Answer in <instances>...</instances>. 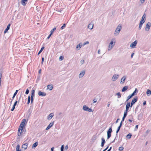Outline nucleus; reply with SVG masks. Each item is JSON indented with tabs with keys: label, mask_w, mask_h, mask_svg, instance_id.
Listing matches in <instances>:
<instances>
[{
	"label": "nucleus",
	"mask_w": 151,
	"mask_h": 151,
	"mask_svg": "<svg viewBox=\"0 0 151 151\" xmlns=\"http://www.w3.org/2000/svg\"><path fill=\"white\" fill-rule=\"evenodd\" d=\"M25 122L26 119H23L18 129V136H21Z\"/></svg>",
	"instance_id": "f257e3e1"
},
{
	"label": "nucleus",
	"mask_w": 151,
	"mask_h": 151,
	"mask_svg": "<svg viewBox=\"0 0 151 151\" xmlns=\"http://www.w3.org/2000/svg\"><path fill=\"white\" fill-rule=\"evenodd\" d=\"M115 39L113 38L111 40V41L108 45V51H110L112 49L115 45Z\"/></svg>",
	"instance_id": "f03ea898"
},
{
	"label": "nucleus",
	"mask_w": 151,
	"mask_h": 151,
	"mask_svg": "<svg viewBox=\"0 0 151 151\" xmlns=\"http://www.w3.org/2000/svg\"><path fill=\"white\" fill-rule=\"evenodd\" d=\"M122 26L121 25H119L115 31L114 35L117 36L119 34L120 30L122 29Z\"/></svg>",
	"instance_id": "7ed1b4c3"
},
{
	"label": "nucleus",
	"mask_w": 151,
	"mask_h": 151,
	"mask_svg": "<svg viewBox=\"0 0 151 151\" xmlns=\"http://www.w3.org/2000/svg\"><path fill=\"white\" fill-rule=\"evenodd\" d=\"M83 109L85 111H88L90 112L93 111L91 109L89 108L88 106H86V105H84L83 106Z\"/></svg>",
	"instance_id": "20e7f679"
},
{
	"label": "nucleus",
	"mask_w": 151,
	"mask_h": 151,
	"mask_svg": "<svg viewBox=\"0 0 151 151\" xmlns=\"http://www.w3.org/2000/svg\"><path fill=\"white\" fill-rule=\"evenodd\" d=\"M112 132V127H111L107 131V139H109L111 137V133Z\"/></svg>",
	"instance_id": "39448f33"
},
{
	"label": "nucleus",
	"mask_w": 151,
	"mask_h": 151,
	"mask_svg": "<svg viewBox=\"0 0 151 151\" xmlns=\"http://www.w3.org/2000/svg\"><path fill=\"white\" fill-rule=\"evenodd\" d=\"M151 26V23L150 22H148L146 25L145 30L146 31H148L149 30Z\"/></svg>",
	"instance_id": "423d86ee"
},
{
	"label": "nucleus",
	"mask_w": 151,
	"mask_h": 151,
	"mask_svg": "<svg viewBox=\"0 0 151 151\" xmlns=\"http://www.w3.org/2000/svg\"><path fill=\"white\" fill-rule=\"evenodd\" d=\"M137 43V40H135L134 42L132 43L130 45V47L132 48H135V46H136Z\"/></svg>",
	"instance_id": "0eeeda50"
},
{
	"label": "nucleus",
	"mask_w": 151,
	"mask_h": 151,
	"mask_svg": "<svg viewBox=\"0 0 151 151\" xmlns=\"http://www.w3.org/2000/svg\"><path fill=\"white\" fill-rule=\"evenodd\" d=\"M119 75L117 74H114L111 79V80L113 81H116L119 78Z\"/></svg>",
	"instance_id": "6e6552de"
},
{
	"label": "nucleus",
	"mask_w": 151,
	"mask_h": 151,
	"mask_svg": "<svg viewBox=\"0 0 151 151\" xmlns=\"http://www.w3.org/2000/svg\"><path fill=\"white\" fill-rule=\"evenodd\" d=\"M86 70H83L79 74L78 77L79 78H82L85 74Z\"/></svg>",
	"instance_id": "1a4fd4ad"
},
{
	"label": "nucleus",
	"mask_w": 151,
	"mask_h": 151,
	"mask_svg": "<svg viewBox=\"0 0 151 151\" xmlns=\"http://www.w3.org/2000/svg\"><path fill=\"white\" fill-rule=\"evenodd\" d=\"M137 100V97H136L135 98H133L132 101L131 103V106L130 107H132V105L135 103L136 102Z\"/></svg>",
	"instance_id": "9d476101"
},
{
	"label": "nucleus",
	"mask_w": 151,
	"mask_h": 151,
	"mask_svg": "<svg viewBox=\"0 0 151 151\" xmlns=\"http://www.w3.org/2000/svg\"><path fill=\"white\" fill-rule=\"evenodd\" d=\"M54 122H51L48 126L47 128H46V130H47L49 129L54 124Z\"/></svg>",
	"instance_id": "9b49d317"
},
{
	"label": "nucleus",
	"mask_w": 151,
	"mask_h": 151,
	"mask_svg": "<svg viewBox=\"0 0 151 151\" xmlns=\"http://www.w3.org/2000/svg\"><path fill=\"white\" fill-rule=\"evenodd\" d=\"M28 144L26 143L23 144L22 146V149H24V150H25L27 149L28 147Z\"/></svg>",
	"instance_id": "f8f14e48"
},
{
	"label": "nucleus",
	"mask_w": 151,
	"mask_h": 151,
	"mask_svg": "<svg viewBox=\"0 0 151 151\" xmlns=\"http://www.w3.org/2000/svg\"><path fill=\"white\" fill-rule=\"evenodd\" d=\"M145 22H143V21H142L140 20V21L139 22V30H140L143 24Z\"/></svg>",
	"instance_id": "ddd939ff"
},
{
	"label": "nucleus",
	"mask_w": 151,
	"mask_h": 151,
	"mask_svg": "<svg viewBox=\"0 0 151 151\" xmlns=\"http://www.w3.org/2000/svg\"><path fill=\"white\" fill-rule=\"evenodd\" d=\"M38 94L40 96H45L46 95V93L44 92H42L41 91H39L38 92Z\"/></svg>",
	"instance_id": "4468645a"
},
{
	"label": "nucleus",
	"mask_w": 151,
	"mask_h": 151,
	"mask_svg": "<svg viewBox=\"0 0 151 151\" xmlns=\"http://www.w3.org/2000/svg\"><path fill=\"white\" fill-rule=\"evenodd\" d=\"M130 106L131 105L130 102H129L127 104L126 106V111H128L129 108L130 107Z\"/></svg>",
	"instance_id": "2eb2a0df"
},
{
	"label": "nucleus",
	"mask_w": 151,
	"mask_h": 151,
	"mask_svg": "<svg viewBox=\"0 0 151 151\" xmlns=\"http://www.w3.org/2000/svg\"><path fill=\"white\" fill-rule=\"evenodd\" d=\"M53 88V86L52 84L48 85L47 86V89L52 90Z\"/></svg>",
	"instance_id": "dca6fc26"
},
{
	"label": "nucleus",
	"mask_w": 151,
	"mask_h": 151,
	"mask_svg": "<svg viewBox=\"0 0 151 151\" xmlns=\"http://www.w3.org/2000/svg\"><path fill=\"white\" fill-rule=\"evenodd\" d=\"M93 24L92 23L89 24L88 26V28L90 29H93Z\"/></svg>",
	"instance_id": "f3484780"
},
{
	"label": "nucleus",
	"mask_w": 151,
	"mask_h": 151,
	"mask_svg": "<svg viewBox=\"0 0 151 151\" xmlns=\"http://www.w3.org/2000/svg\"><path fill=\"white\" fill-rule=\"evenodd\" d=\"M54 116V114L53 113H51L48 116L47 119H51Z\"/></svg>",
	"instance_id": "a211bd4d"
},
{
	"label": "nucleus",
	"mask_w": 151,
	"mask_h": 151,
	"mask_svg": "<svg viewBox=\"0 0 151 151\" xmlns=\"http://www.w3.org/2000/svg\"><path fill=\"white\" fill-rule=\"evenodd\" d=\"M126 78V76H124L121 79V83H124Z\"/></svg>",
	"instance_id": "6ab92c4d"
},
{
	"label": "nucleus",
	"mask_w": 151,
	"mask_h": 151,
	"mask_svg": "<svg viewBox=\"0 0 151 151\" xmlns=\"http://www.w3.org/2000/svg\"><path fill=\"white\" fill-rule=\"evenodd\" d=\"M146 14H144L143 16H142L141 21L145 22L146 20L145 18L146 17Z\"/></svg>",
	"instance_id": "aec40b11"
},
{
	"label": "nucleus",
	"mask_w": 151,
	"mask_h": 151,
	"mask_svg": "<svg viewBox=\"0 0 151 151\" xmlns=\"http://www.w3.org/2000/svg\"><path fill=\"white\" fill-rule=\"evenodd\" d=\"M102 142L101 144V146L102 147H103L104 146V144L105 142V140L104 138H101Z\"/></svg>",
	"instance_id": "412c9836"
},
{
	"label": "nucleus",
	"mask_w": 151,
	"mask_h": 151,
	"mask_svg": "<svg viewBox=\"0 0 151 151\" xmlns=\"http://www.w3.org/2000/svg\"><path fill=\"white\" fill-rule=\"evenodd\" d=\"M10 24H9L7 26V27H6V29L5 30V31H4V33H6L7 32V31H8V30L9 29V28H10Z\"/></svg>",
	"instance_id": "4be33fe9"
},
{
	"label": "nucleus",
	"mask_w": 151,
	"mask_h": 151,
	"mask_svg": "<svg viewBox=\"0 0 151 151\" xmlns=\"http://www.w3.org/2000/svg\"><path fill=\"white\" fill-rule=\"evenodd\" d=\"M81 46H82V44L80 43L77 45V46L76 47V48L77 49V50H79L80 49V48H81Z\"/></svg>",
	"instance_id": "5701e85b"
},
{
	"label": "nucleus",
	"mask_w": 151,
	"mask_h": 151,
	"mask_svg": "<svg viewBox=\"0 0 151 151\" xmlns=\"http://www.w3.org/2000/svg\"><path fill=\"white\" fill-rule=\"evenodd\" d=\"M122 122H120V125L119 126V127H118V128H117V130L116 131V135L117 134V133L119 131L121 127H122Z\"/></svg>",
	"instance_id": "b1692460"
},
{
	"label": "nucleus",
	"mask_w": 151,
	"mask_h": 151,
	"mask_svg": "<svg viewBox=\"0 0 151 151\" xmlns=\"http://www.w3.org/2000/svg\"><path fill=\"white\" fill-rule=\"evenodd\" d=\"M146 93L147 96H150L151 94V91L148 89Z\"/></svg>",
	"instance_id": "393cba45"
},
{
	"label": "nucleus",
	"mask_w": 151,
	"mask_h": 151,
	"mask_svg": "<svg viewBox=\"0 0 151 151\" xmlns=\"http://www.w3.org/2000/svg\"><path fill=\"white\" fill-rule=\"evenodd\" d=\"M27 1V0H22L21 1V4L25 6L26 5L25 2Z\"/></svg>",
	"instance_id": "a878e982"
},
{
	"label": "nucleus",
	"mask_w": 151,
	"mask_h": 151,
	"mask_svg": "<svg viewBox=\"0 0 151 151\" xmlns=\"http://www.w3.org/2000/svg\"><path fill=\"white\" fill-rule=\"evenodd\" d=\"M21 96H20V97H19V100H18V101H15V103H14V104L13 105V106H15L16 105L17 103L18 102H19V100L21 98Z\"/></svg>",
	"instance_id": "bb28decb"
},
{
	"label": "nucleus",
	"mask_w": 151,
	"mask_h": 151,
	"mask_svg": "<svg viewBox=\"0 0 151 151\" xmlns=\"http://www.w3.org/2000/svg\"><path fill=\"white\" fill-rule=\"evenodd\" d=\"M127 89L128 87L127 86H125L123 88L122 90V92H124Z\"/></svg>",
	"instance_id": "cd10ccee"
},
{
	"label": "nucleus",
	"mask_w": 151,
	"mask_h": 151,
	"mask_svg": "<svg viewBox=\"0 0 151 151\" xmlns=\"http://www.w3.org/2000/svg\"><path fill=\"white\" fill-rule=\"evenodd\" d=\"M132 95H129L127 97V99L126 101H127L129 99H130L132 97Z\"/></svg>",
	"instance_id": "c85d7f7f"
},
{
	"label": "nucleus",
	"mask_w": 151,
	"mask_h": 151,
	"mask_svg": "<svg viewBox=\"0 0 151 151\" xmlns=\"http://www.w3.org/2000/svg\"><path fill=\"white\" fill-rule=\"evenodd\" d=\"M18 91V90H16L15 92L14 93V95L12 97V99H14V97H15L16 95L17 94V93Z\"/></svg>",
	"instance_id": "c756f323"
},
{
	"label": "nucleus",
	"mask_w": 151,
	"mask_h": 151,
	"mask_svg": "<svg viewBox=\"0 0 151 151\" xmlns=\"http://www.w3.org/2000/svg\"><path fill=\"white\" fill-rule=\"evenodd\" d=\"M20 146L19 145H18L16 147V151H21V150H19Z\"/></svg>",
	"instance_id": "7c9ffc66"
},
{
	"label": "nucleus",
	"mask_w": 151,
	"mask_h": 151,
	"mask_svg": "<svg viewBox=\"0 0 151 151\" xmlns=\"http://www.w3.org/2000/svg\"><path fill=\"white\" fill-rule=\"evenodd\" d=\"M35 91L34 89H32L31 91V96L34 97V96Z\"/></svg>",
	"instance_id": "2f4dec72"
},
{
	"label": "nucleus",
	"mask_w": 151,
	"mask_h": 151,
	"mask_svg": "<svg viewBox=\"0 0 151 151\" xmlns=\"http://www.w3.org/2000/svg\"><path fill=\"white\" fill-rule=\"evenodd\" d=\"M38 142H35V143H34L33 145H32V148H33V147H35V148L38 145Z\"/></svg>",
	"instance_id": "473e14b6"
},
{
	"label": "nucleus",
	"mask_w": 151,
	"mask_h": 151,
	"mask_svg": "<svg viewBox=\"0 0 151 151\" xmlns=\"http://www.w3.org/2000/svg\"><path fill=\"white\" fill-rule=\"evenodd\" d=\"M132 136V135L131 134H129L126 136V137L128 139H130L131 138Z\"/></svg>",
	"instance_id": "72a5a7b5"
},
{
	"label": "nucleus",
	"mask_w": 151,
	"mask_h": 151,
	"mask_svg": "<svg viewBox=\"0 0 151 151\" xmlns=\"http://www.w3.org/2000/svg\"><path fill=\"white\" fill-rule=\"evenodd\" d=\"M127 111H124L123 117L125 118L126 117L127 114Z\"/></svg>",
	"instance_id": "f704fd0d"
},
{
	"label": "nucleus",
	"mask_w": 151,
	"mask_h": 151,
	"mask_svg": "<svg viewBox=\"0 0 151 151\" xmlns=\"http://www.w3.org/2000/svg\"><path fill=\"white\" fill-rule=\"evenodd\" d=\"M44 49V47H42L41 50H40V51H39V52H38V55L39 54H40L42 52V50Z\"/></svg>",
	"instance_id": "c9c22d12"
},
{
	"label": "nucleus",
	"mask_w": 151,
	"mask_h": 151,
	"mask_svg": "<svg viewBox=\"0 0 151 151\" xmlns=\"http://www.w3.org/2000/svg\"><path fill=\"white\" fill-rule=\"evenodd\" d=\"M116 95L118 96V98H120L121 96V93L119 92H118L116 94Z\"/></svg>",
	"instance_id": "e433bc0d"
},
{
	"label": "nucleus",
	"mask_w": 151,
	"mask_h": 151,
	"mask_svg": "<svg viewBox=\"0 0 151 151\" xmlns=\"http://www.w3.org/2000/svg\"><path fill=\"white\" fill-rule=\"evenodd\" d=\"M30 96H29L28 97V101H27V104H29L30 102Z\"/></svg>",
	"instance_id": "4c0bfd02"
},
{
	"label": "nucleus",
	"mask_w": 151,
	"mask_h": 151,
	"mask_svg": "<svg viewBox=\"0 0 151 151\" xmlns=\"http://www.w3.org/2000/svg\"><path fill=\"white\" fill-rule=\"evenodd\" d=\"M56 29V28L55 27H54L52 29L50 32V33H52V34L53 32L55 31Z\"/></svg>",
	"instance_id": "58836bf2"
},
{
	"label": "nucleus",
	"mask_w": 151,
	"mask_h": 151,
	"mask_svg": "<svg viewBox=\"0 0 151 151\" xmlns=\"http://www.w3.org/2000/svg\"><path fill=\"white\" fill-rule=\"evenodd\" d=\"M66 25V24H64L63 26L61 27V29H64Z\"/></svg>",
	"instance_id": "ea45409f"
},
{
	"label": "nucleus",
	"mask_w": 151,
	"mask_h": 151,
	"mask_svg": "<svg viewBox=\"0 0 151 151\" xmlns=\"http://www.w3.org/2000/svg\"><path fill=\"white\" fill-rule=\"evenodd\" d=\"M145 0H140V3L141 4H144L145 3Z\"/></svg>",
	"instance_id": "a19ab883"
},
{
	"label": "nucleus",
	"mask_w": 151,
	"mask_h": 151,
	"mask_svg": "<svg viewBox=\"0 0 151 151\" xmlns=\"http://www.w3.org/2000/svg\"><path fill=\"white\" fill-rule=\"evenodd\" d=\"M137 90V89H136L134 92L131 94V95H132V96H133L135 95V93L136 92Z\"/></svg>",
	"instance_id": "79ce46f5"
},
{
	"label": "nucleus",
	"mask_w": 151,
	"mask_h": 151,
	"mask_svg": "<svg viewBox=\"0 0 151 151\" xmlns=\"http://www.w3.org/2000/svg\"><path fill=\"white\" fill-rule=\"evenodd\" d=\"M84 62L85 61L84 60H82L80 61V63L81 65H82L84 64Z\"/></svg>",
	"instance_id": "37998d69"
},
{
	"label": "nucleus",
	"mask_w": 151,
	"mask_h": 151,
	"mask_svg": "<svg viewBox=\"0 0 151 151\" xmlns=\"http://www.w3.org/2000/svg\"><path fill=\"white\" fill-rule=\"evenodd\" d=\"M64 149V145H62V146H61V149H60L61 151H63Z\"/></svg>",
	"instance_id": "c03bdc74"
},
{
	"label": "nucleus",
	"mask_w": 151,
	"mask_h": 151,
	"mask_svg": "<svg viewBox=\"0 0 151 151\" xmlns=\"http://www.w3.org/2000/svg\"><path fill=\"white\" fill-rule=\"evenodd\" d=\"M124 148L123 147H120L119 148V150L120 151H122L124 149Z\"/></svg>",
	"instance_id": "a18cd8bd"
},
{
	"label": "nucleus",
	"mask_w": 151,
	"mask_h": 151,
	"mask_svg": "<svg viewBox=\"0 0 151 151\" xmlns=\"http://www.w3.org/2000/svg\"><path fill=\"white\" fill-rule=\"evenodd\" d=\"M33 97H34L31 96V98H30V100H31V103H32V104L33 102Z\"/></svg>",
	"instance_id": "49530a36"
},
{
	"label": "nucleus",
	"mask_w": 151,
	"mask_h": 151,
	"mask_svg": "<svg viewBox=\"0 0 151 151\" xmlns=\"http://www.w3.org/2000/svg\"><path fill=\"white\" fill-rule=\"evenodd\" d=\"M29 89H27L26 90V91L25 92V93L26 94H28L29 93Z\"/></svg>",
	"instance_id": "de8ad7c7"
},
{
	"label": "nucleus",
	"mask_w": 151,
	"mask_h": 151,
	"mask_svg": "<svg viewBox=\"0 0 151 151\" xmlns=\"http://www.w3.org/2000/svg\"><path fill=\"white\" fill-rule=\"evenodd\" d=\"M89 43V42L88 41H87L86 42H85L83 44V45H84L87 44H88Z\"/></svg>",
	"instance_id": "09e8293b"
},
{
	"label": "nucleus",
	"mask_w": 151,
	"mask_h": 151,
	"mask_svg": "<svg viewBox=\"0 0 151 151\" xmlns=\"http://www.w3.org/2000/svg\"><path fill=\"white\" fill-rule=\"evenodd\" d=\"M59 59L61 60H62L63 59V57L62 56H60L59 57Z\"/></svg>",
	"instance_id": "8fccbe9b"
},
{
	"label": "nucleus",
	"mask_w": 151,
	"mask_h": 151,
	"mask_svg": "<svg viewBox=\"0 0 151 151\" xmlns=\"http://www.w3.org/2000/svg\"><path fill=\"white\" fill-rule=\"evenodd\" d=\"M52 35V33H50V35L47 37V39H49Z\"/></svg>",
	"instance_id": "3c124183"
},
{
	"label": "nucleus",
	"mask_w": 151,
	"mask_h": 151,
	"mask_svg": "<svg viewBox=\"0 0 151 151\" xmlns=\"http://www.w3.org/2000/svg\"><path fill=\"white\" fill-rule=\"evenodd\" d=\"M138 125H136L135 126V130H137V129H138Z\"/></svg>",
	"instance_id": "603ef678"
},
{
	"label": "nucleus",
	"mask_w": 151,
	"mask_h": 151,
	"mask_svg": "<svg viewBox=\"0 0 151 151\" xmlns=\"http://www.w3.org/2000/svg\"><path fill=\"white\" fill-rule=\"evenodd\" d=\"M15 106H13L12 109H11V111H13L14 110V109H15Z\"/></svg>",
	"instance_id": "864d4df0"
},
{
	"label": "nucleus",
	"mask_w": 151,
	"mask_h": 151,
	"mask_svg": "<svg viewBox=\"0 0 151 151\" xmlns=\"http://www.w3.org/2000/svg\"><path fill=\"white\" fill-rule=\"evenodd\" d=\"M97 99H94L93 100V103H95L97 102Z\"/></svg>",
	"instance_id": "5fc2aeb1"
},
{
	"label": "nucleus",
	"mask_w": 151,
	"mask_h": 151,
	"mask_svg": "<svg viewBox=\"0 0 151 151\" xmlns=\"http://www.w3.org/2000/svg\"><path fill=\"white\" fill-rule=\"evenodd\" d=\"M68 145H67L65 147V150H67V149H68Z\"/></svg>",
	"instance_id": "6e6d98bb"
},
{
	"label": "nucleus",
	"mask_w": 151,
	"mask_h": 151,
	"mask_svg": "<svg viewBox=\"0 0 151 151\" xmlns=\"http://www.w3.org/2000/svg\"><path fill=\"white\" fill-rule=\"evenodd\" d=\"M42 62H41V64H43V62L44 61V58H42Z\"/></svg>",
	"instance_id": "4d7b16f0"
},
{
	"label": "nucleus",
	"mask_w": 151,
	"mask_h": 151,
	"mask_svg": "<svg viewBox=\"0 0 151 151\" xmlns=\"http://www.w3.org/2000/svg\"><path fill=\"white\" fill-rule=\"evenodd\" d=\"M125 118L124 117H123L122 119V120L121 121V122L122 123V122L124 121Z\"/></svg>",
	"instance_id": "13d9d810"
},
{
	"label": "nucleus",
	"mask_w": 151,
	"mask_h": 151,
	"mask_svg": "<svg viewBox=\"0 0 151 151\" xmlns=\"http://www.w3.org/2000/svg\"><path fill=\"white\" fill-rule=\"evenodd\" d=\"M134 53H132V54H131V58H133V55H134Z\"/></svg>",
	"instance_id": "bf43d9fd"
},
{
	"label": "nucleus",
	"mask_w": 151,
	"mask_h": 151,
	"mask_svg": "<svg viewBox=\"0 0 151 151\" xmlns=\"http://www.w3.org/2000/svg\"><path fill=\"white\" fill-rule=\"evenodd\" d=\"M1 74L0 73V83L1 82Z\"/></svg>",
	"instance_id": "052dcab7"
},
{
	"label": "nucleus",
	"mask_w": 151,
	"mask_h": 151,
	"mask_svg": "<svg viewBox=\"0 0 151 151\" xmlns=\"http://www.w3.org/2000/svg\"><path fill=\"white\" fill-rule=\"evenodd\" d=\"M98 53L99 54H100V49L98 51Z\"/></svg>",
	"instance_id": "680f3d73"
},
{
	"label": "nucleus",
	"mask_w": 151,
	"mask_h": 151,
	"mask_svg": "<svg viewBox=\"0 0 151 151\" xmlns=\"http://www.w3.org/2000/svg\"><path fill=\"white\" fill-rule=\"evenodd\" d=\"M109 103H110V102H109L108 103V104H107V107H109V105H110Z\"/></svg>",
	"instance_id": "e2e57ef3"
},
{
	"label": "nucleus",
	"mask_w": 151,
	"mask_h": 151,
	"mask_svg": "<svg viewBox=\"0 0 151 151\" xmlns=\"http://www.w3.org/2000/svg\"><path fill=\"white\" fill-rule=\"evenodd\" d=\"M119 119H117V120H116V123H117L118 122V121H119Z\"/></svg>",
	"instance_id": "0e129e2a"
},
{
	"label": "nucleus",
	"mask_w": 151,
	"mask_h": 151,
	"mask_svg": "<svg viewBox=\"0 0 151 151\" xmlns=\"http://www.w3.org/2000/svg\"><path fill=\"white\" fill-rule=\"evenodd\" d=\"M146 104V101H145L143 103V104L144 105H145V104Z\"/></svg>",
	"instance_id": "69168bd1"
},
{
	"label": "nucleus",
	"mask_w": 151,
	"mask_h": 151,
	"mask_svg": "<svg viewBox=\"0 0 151 151\" xmlns=\"http://www.w3.org/2000/svg\"><path fill=\"white\" fill-rule=\"evenodd\" d=\"M54 149V147H52L51 148V151H53Z\"/></svg>",
	"instance_id": "338daca9"
},
{
	"label": "nucleus",
	"mask_w": 151,
	"mask_h": 151,
	"mask_svg": "<svg viewBox=\"0 0 151 151\" xmlns=\"http://www.w3.org/2000/svg\"><path fill=\"white\" fill-rule=\"evenodd\" d=\"M128 121L130 122H132V121L130 119H129Z\"/></svg>",
	"instance_id": "774afa93"
}]
</instances>
